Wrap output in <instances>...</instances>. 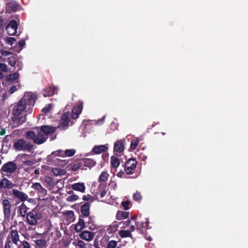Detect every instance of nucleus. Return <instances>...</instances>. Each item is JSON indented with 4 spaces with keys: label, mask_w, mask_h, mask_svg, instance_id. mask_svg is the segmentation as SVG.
<instances>
[{
    "label": "nucleus",
    "mask_w": 248,
    "mask_h": 248,
    "mask_svg": "<svg viewBox=\"0 0 248 248\" xmlns=\"http://www.w3.org/2000/svg\"><path fill=\"white\" fill-rule=\"evenodd\" d=\"M36 97L33 94H28L24 95L18 102L14 106L11 121L14 127H18L26 121L25 115H23L22 112L26 108L30 110L34 106Z\"/></svg>",
    "instance_id": "1"
},
{
    "label": "nucleus",
    "mask_w": 248,
    "mask_h": 248,
    "mask_svg": "<svg viewBox=\"0 0 248 248\" xmlns=\"http://www.w3.org/2000/svg\"><path fill=\"white\" fill-rule=\"evenodd\" d=\"M26 138L31 140L33 142L37 144H41L44 143L47 139L48 137L44 135L40 130L36 133L34 131H29L26 133Z\"/></svg>",
    "instance_id": "2"
},
{
    "label": "nucleus",
    "mask_w": 248,
    "mask_h": 248,
    "mask_svg": "<svg viewBox=\"0 0 248 248\" xmlns=\"http://www.w3.org/2000/svg\"><path fill=\"white\" fill-rule=\"evenodd\" d=\"M13 147L17 151L31 152L33 149V145L22 139L17 140L14 143Z\"/></svg>",
    "instance_id": "3"
},
{
    "label": "nucleus",
    "mask_w": 248,
    "mask_h": 248,
    "mask_svg": "<svg viewBox=\"0 0 248 248\" xmlns=\"http://www.w3.org/2000/svg\"><path fill=\"white\" fill-rule=\"evenodd\" d=\"M1 204L4 219L9 220L11 215L12 203L8 199H4L2 200Z\"/></svg>",
    "instance_id": "4"
},
{
    "label": "nucleus",
    "mask_w": 248,
    "mask_h": 248,
    "mask_svg": "<svg viewBox=\"0 0 248 248\" xmlns=\"http://www.w3.org/2000/svg\"><path fill=\"white\" fill-rule=\"evenodd\" d=\"M17 168V164L15 161H8L2 166L0 170L1 172L11 174L15 172Z\"/></svg>",
    "instance_id": "5"
},
{
    "label": "nucleus",
    "mask_w": 248,
    "mask_h": 248,
    "mask_svg": "<svg viewBox=\"0 0 248 248\" xmlns=\"http://www.w3.org/2000/svg\"><path fill=\"white\" fill-rule=\"evenodd\" d=\"M137 164L136 160L133 158L126 161L124 165V170L126 174H132L134 172Z\"/></svg>",
    "instance_id": "6"
},
{
    "label": "nucleus",
    "mask_w": 248,
    "mask_h": 248,
    "mask_svg": "<svg viewBox=\"0 0 248 248\" xmlns=\"http://www.w3.org/2000/svg\"><path fill=\"white\" fill-rule=\"evenodd\" d=\"M41 218L40 215L36 213L33 210L29 212L26 216L27 222L31 226L36 225L37 220Z\"/></svg>",
    "instance_id": "7"
},
{
    "label": "nucleus",
    "mask_w": 248,
    "mask_h": 248,
    "mask_svg": "<svg viewBox=\"0 0 248 248\" xmlns=\"http://www.w3.org/2000/svg\"><path fill=\"white\" fill-rule=\"evenodd\" d=\"M69 122V112H65L61 117L58 127L65 130L68 128Z\"/></svg>",
    "instance_id": "8"
},
{
    "label": "nucleus",
    "mask_w": 248,
    "mask_h": 248,
    "mask_svg": "<svg viewBox=\"0 0 248 248\" xmlns=\"http://www.w3.org/2000/svg\"><path fill=\"white\" fill-rule=\"evenodd\" d=\"M18 27V24L15 20H11L7 25L6 30L7 33L10 35H14L16 33Z\"/></svg>",
    "instance_id": "9"
},
{
    "label": "nucleus",
    "mask_w": 248,
    "mask_h": 248,
    "mask_svg": "<svg viewBox=\"0 0 248 248\" xmlns=\"http://www.w3.org/2000/svg\"><path fill=\"white\" fill-rule=\"evenodd\" d=\"M83 109L82 102L78 103L77 106H75L71 113V117L73 119H76L78 117L79 115L81 113Z\"/></svg>",
    "instance_id": "10"
},
{
    "label": "nucleus",
    "mask_w": 248,
    "mask_h": 248,
    "mask_svg": "<svg viewBox=\"0 0 248 248\" xmlns=\"http://www.w3.org/2000/svg\"><path fill=\"white\" fill-rule=\"evenodd\" d=\"M15 186L11 181L6 178L2 179L0 181V193L3 189H10Z\"/></svg>",
    "instance_id": "11"
},
{
    "label": "nucleus",
    "mask_w": 248,
    "mask_h": 248,
    "mask_svg": "<svg viewBox=\"0 0 248 248\" xmlns=\"http://www.w3.org/2000/svg\"><path fill=\"white\" fill-rule=\"evenodd\" d=\"M12 193L14 198L19 200L21 202H24L28 198V195L16 189H12Z\"/></svg>",
    "instance_id": "12"
},
{
    "label": "nucleus",
    "mask_w": 248,
    "mask_h": 248,
    "mask_svg": "<svg viewBox=\"0 0 248 248\" xmlns=\"http://www.w3.org/2000/svg\"><path fill=\"white\" fill-rule=\"evenodd\" d=\"M91 203L86 202L80 206V212L82 217H87L90 214Z\"/></svg>",
    "instance_id": "13"
},
{
    "label": "nucleus",
    "mask_w": 248,
    "mask_h": 248,
    "mask_svg": "<svg viewBox=\"0 0 248 248\" xmlns=\"http://www.w3.org/2000/svg\"><path fill=\"white\" fill-rule=\"evenodd\" d=\"M58 92V88L55 86L52 85L46 87L43 90V94L44 96H51L56 94Z\"/></svg>",
    "instance_id": "14"
},
{
    "label": "nucleus",
    "mask_w": 248,
    "mask_h": 248,
    "mask_svg": "<svg viewBox=\"0 0 248 248\" xmlns=\"http://www.w3.org/2000/svg\"><path fill=\"white\" fill-rule=\"evenodd\" d=\"M56 156L63 157V151L58 150L53 152L51 155L47 156V160L49 162L53 163V162L56 161V158H55Z\"/></svg>",
    "instance_id": "15"
},
{
    "label": "nucleus",
    "mask_w": 248,
    "mask_h": 248,
    "mask_svg": "<svg viewBox=\"0 0 248 248\" xmlns=\"http://www.w3.org/2000/svg\"><path fill=\"white\" fill-rule=\"evenodd\" d=\"M56 130V127L50 125H43L40 129V130L44 134V135L47 137L49 134L54 133Z\"/></svg>",
    "instance_id": "16"
},
{
    "label": "nucleus",
    "mask_w": 248,
    "mask_h": 248,
    "mask_svg": "<svg viewBox=\"0 0 248 248\" xmlns=\"http://www.w3.org/2000/svg\"><path fill=\"white\" fill-rule=\"evenodd\" d=\"M32 187L38 191L41 197H45L47 195V190L42 187L39 183H35L32 186Z\"/></svg>",
    "instance_id": "17"
},
{
    "label": "nucleus",
    "mask_w": 248,
    "mask_h": 248,
    "mask_svg": "<svg viewBox=\"0 0 248 248\" xmlns=\"http://www.w3.org/2000/svg\"><path fill=\"white\" fill-rule=\"evenodd\" d=\"M94 235L93 232L88 231H84L80 233L79 237L82 239L90 241L93 239Z\"/></svg>",
    "instance_id": "18"
},
{
    "label": "nucleus",
    "mask_w": 248,
    "mask_h": 248,
    "mask_svg": "<svg viewBox=\"0 0 248 248\" xmlns=\"http://www.w3.org/2000/svg\"><path fill=\"white\" fill-rule=\"evenodd\" d=\"M85 227V221L79 215L78 222L75 225L74 230L77 232H80Z\"/></svg>",
    "instance_id": "19"
},
{
    "label": "nucleus",
    "mask_w": 248,
    "mask_h": 248,
    "mask_svg": "<svg viewBox=\"0 0 248 248\" xmlns=\"http://www.w3.org/2000/svg\"><path fill=\"white\" fill-rule=\"evenodd\" d=\"M71 187L72 189L81 193H84L86 189L85 186L83 183H75L72 184Z\"/></svg>",
    "instance_id": "20"
},
{
    "label": "nucleus",
    "mask_w": 248,
    "mask_h": 248,
    "mask_svg": "<svg viewBox=\"0 0 248 248\" xmlns=\"http://www.w3.org/2000/svg\"><path fill=\"white\" fill-rule=\"evenodd\" d=\"M10 234L13 243L16 245H17V243L19 241V235L17 230H12L10 231Z\"/></svg>",
    "instance_id": "21"
},
{
    "label": "nucleus",
    "mask_w": 248,
    "mask_h": 248,
    "mask_svg": "<svg viewBox=\"0 0 248 248\" xmlns=\"http://www.w3.org/2000/svg\"><path fill=\"white\" fill-rule=\"evenodd\" d=\"M108 149V148L106 145H96L93 148L92 151L96 154H99L107 151Z\"/></svg>",
    "instance_id": "22"
},
{
    "label": "nucleus",
    "mask_w": 248,
    "mask_h": 248,
    "mask_svg": "<svg viewBox=\"0 0 248 248\" xmlns=\"http://www.w3.org/2000/svg\"><path fill=\"white\" fill-rule=\"evenodd\" d=\"M83 166L91 168L96 164V162L90 158H84L81 160Z\"/></svg>",
    "instance_id": "23"
},
{
    "label": "nucleus",
    "mask_w": 248,
    "mask_h": 248,
    "mask_svg": "<svg viewBox=\"0 0 248 248\" xmlns=\"http://www.w3.org/2000/svg\"><path fill=\"white\" fill-rule=\"evenodd\" d=\"M124 150V144L122 140H118L114 143V151L121 153Z\"/></svg>",
    "instance_id": "24"
},
{
    "label": "nucleus",
    "mask_w": 248,
    "mask_h": 248,
    "mask_svg": "<svg viewBox=\"0 0 248 248\" xmlns=\"http://www.w3.org/2000/svg\"><path fill=\"white\" fill-rule=\"evenodd\" d=\"M116 217L117 219L119 220L127 218L129 217V212L126 211H118Z\"/></svg>",
    "instance_id": "25"
},
{
    "label": "nucleus",
    "mask_w": 248,
    "mask_h": 248,
    "mask_svg": "<svg viewBox=\"0 0 248 248\" xmlns=\"http://www.w3.org/2000/svg\"><path fill=\"white\" fill-rule=\"evenodd\" d=\"M28 209L29 208L24 203H22V204L18 206V211L20 216L22 217H25L26 215L27 216V212Z\"/></svg>",
    "instance_id": "26"
},
{
    "label": "nucleus",
    "mask_w": 248,
    "mask_h": 248,
    "mask_svg": "<svg viewBox=\"0 0 248 248\" xmlns=\"http://www.w3.org/2000/svg\"><path fill=\"white\" fill-rule=\"evenodd\" d=\"M120 162L118 158L112 156L110 159V164L112 168L116 169L120 165Z\"/></svg>",
    "instance_id": "27"
},
{
    "label": "nucleus",
    "mask_w": 248,
    "mask_h": 248,
    "mask_svg": "<svg viewBox=\"0 0 248 248\" xmlns=\"http://www.w3.org/2000/svg\"><path fill=\"white\" fill-rule=\"evenodd\" d=\"M70 166V168L72 170L74 171H76L83 166L82 160H80L78 161H77L73 164H71Z\"/></svg>",
    "instance_id": "28"
},
{
    "label": "nucleus",
    "mask_w": 248,
    "mask_h": 248,
    "mask_svg": "<svg viewBox=\"0 0 248 248\" xmlns=\"http://www.w3.org/2000/svg\"><path fill=\"white\" fill-rule=\"evenodd\" d=\"M19 77V74L18 72H16L14 74H10L9 76H7L6 78V80L7 81H14L16 79H17Z\"/></svg>",
    "instance_id": "29"
},
{
    "label": "nucleus",
    "mask_w": 248,
    "mask_h": 248,
    "mask_svg": "<svg viewBox=\"0 0 248 248\" xmlns=\"http://www.w3.org/2000/svg\"><path fill=\"white\" fill-rule=\"evenodd\" d=\"M119 235L122 238L131 237L132 234L129 230H121L119 232Z\"/></svg>",
    "instance_id": "30"
},
{
    "label": "nucleus",
    "mask_w": 248,
    "mask_h": 248,
    "mask_svg": "<svg viewBox=\"0 0 248 248\" xmlns=\"http://www.w3.org/2000/svg\"><path fill=\"white\" fill-rule=\"evenodd\" d=\"M36 247L38 248H42L46 244V241L45 239H38L35 241Z\"/></svg>",
    "instance_id": "31"
},
{
    "label": "nucleus",
    "mask_w": 248,
    "mask_h": 248,
    "mask_svg": "<svg viewBox=\"0 0 248 248\" xmlns=\"http://www.w3.org/2000/svg\"><path fill=\"white\" fill-rule=\"evenodd\" d=\"M76 153V151L74 149H67L63 151V157L65 156H72Z\"/></svg>",
    "instance_id": "32"
},
{
    "label": "nucleus",
    "mask_w": 248,
    "mask_h": 248,
    "mask_svg": "<svg viewBox=\"0 0 248 248\" xmlns=\"http://www.w3.org/2000/svg\"><path fill=\"white\" fill-rule=\"evenodd\" d=\"M103 187L106 188V186L105 185H100L99 186V189L100 192V197H104L106 194L107 191L106 189H104Z\"/></svg>",
    "instance_id": "33"
},
{
    "label": "nucleus",
    "mask_w": 248,
    "mask_h": 248,
    "mask_svg": "<svg viewBox=\"0 0 248 248\" xmlns=\"http://www.w3.org/2000/svg\"><path fill=\"white\" fill-rule=\"evenodd\" d=\"M108 174L106 172H103L99 178V181L106 182L108 179Z\"/></svg>",
    "instance_id": "34"
},
{
    "label": "nucleus",
    "mask_w": 248,
    "mask_h": 248,
    "mask_svg": "<svg viewBox=\"0 0 248 248\" xmlns=\"http://www.w3.org/2000/svg\"><path fill=\"white\" fill-rule=\"evenodd\" d=\"M57 165H60L62 166H65L68 163V161L66 160H62L59 158H56V161L54 162Z\"/></svg>",
    "instance_id": "35"
},
{
    "label": "nucleus",
    "mask_w": 248,
    "mask_h": 248,
    "mask_svg": "<svg viewBox=\"0 0 248 248\" xmlns=\"http://www.w3.org/2000/svg\"><path fill=\"white\" fill-rule=\"evenodd\" d=\"M78 196L77 195L72 194L71 195L69 196L66 198V201L68 202H73L77 201L78 199Z\"/></svg>",
    "instance_id": "36"
},
{
    "label": "nucleus",
    "mask_w": 248,
    "mask_h": 248,
    "mask_svg": "<svg viewBox=\"0 0 248 248\" xmlns=\"http://www.w3.org/2000/svg\"><path fill=\"white\" fill-rule=\"evenodd\" d=\"M18 248H31V246L27 241H23L20 242Z\"/></svg>",
    "instance_id": "37"
},
{
    "label": "nucleus",
    "mask_w": 248,
    "mask_h": 248,
    "mask_svg": "<svg viewBox=\"0 0 248 248\" xmlns=\"http://www.w3.org/2000/svg\"><path fill=\"white\" fill-rule=\"evenodd\" d=\"M139 143V140H132L131 144H130V148L132 150L135 149L137 147Z\"/></svg>",
    "instance_id": "38"
},
{
    "label": "nucleus",
    "mask_w": 248,
    "mask_h": 248,
    "mask_svg": "<svg viewBox=\"0 0 248 248\" xmlns=\"http://www.w3.org/2000/svg\"><path fill=\"white\" fill-rule=\"evenodd\" d=\"M117 245V241L115 240H111L108 242L107 248H115Z\"/></svg>",
    "instance_id": "39"
},
{
    "label": "nucleus",
    "mask_w": 248,
    "mask_h": 248,
    "mask_svg": "<svg viewBox=\"0 0 248 248\" xmlns=\"http://www.w3.org/2000/svg\"><path fill=\"white\" fill-rule=\"evenodd\" d=\"M52 105L51 104H48L42 109V112L43 113L46 114V113H47L50 112V110L52 109Z\"/></svg>",
    "instance_id": "40"
},
{
    "label": "nucleus",
    "mask_w": 248,
    "mask_h": 248,
    "mask_svg": "<svg viewBox=\"0 0 248 248\" xmlns=\"http://www.w3.org/2000/svg\"><path fill=\"white\" fill-rule=\"evenodd\" d=\"M16 61L15 57H10L8 58V63L12 67H15Z\"/></svg>",
    "instance_id": "41"
},
{
    "label": "nucleus",
    "mask_w": 248,
    "mask_h": 248,
    "mask_svg": "<svg viewBox=\"0 0 248 248\" xmlns=\"http://www.w3.org/2000/svg\"><path fill=\"white\" fill-rule=\"evenodd\" d=\"M18 46L19 47V48L18 50H16V52H19L22 49L23 47L25 45V41L24 40H20L18 41Z\"/></svg>",
    "instance_id": "42"
},
{
    "label": "nucleus",
    "mask_w": 248,
    "mask_h": 248,
    "mask_svg": "<svg viewBox=\"0 0 248 248\" xmlns=\"http://www.w3.org/2000/svg\"><path fill=\"white\" fill-rule=\"evenodd\" d=\"M75 246L78 247L80 248H84L85 246V243L81 240H78L77 242L75 243Z\"/></svg>",
    "instance_id": "43"
},
{
    "label": "nucleus",
    "mask_w": 248,
    "mask_h": 248,
    "mask_svg": "<svg viewBox=\"0 0 248 248\" xmlns=\"http://www.w3.org/2000/svg\"><path fill=\"white\" fill-rule=\"evenodd\" d=\"M131 222V220L130 219H128L126 221H121L120 222V225H122V228H125L126 227H127L129 225L130 223Z\"/></svg>",
    "instance_id": "44"
},
{
    "label": "nucleus",
    "mask_w": 248,
    "mask_h": 248,
    "mask_svg": "<svg viewBox=\"0 0 248 248\" xmlns=\"http://www.w3.org/2000/svg\"><path fill=\"white\" fill-rule=\"evenodd\" d=\"M141 196L140 195V194L138 193V192H136L133 195V199L136 201H139L141 200Z\"/></svg>",
    "instance_id": "45"
},
{
    "label": "nucleus",
    "mask_w": 248,
    "mask_h": 248,
    "mask_svg": "<svg viewBox=\"0 0 248 248\" xmlns=\"http://www.w3.org/2000/svg\"><path fill=\"white\" fill-rule=\"evenodd\" d=\"M129 202L128 201L122 202V205L124 210H128L129 209Z\"/></svg>",
    "instance_id": "46"
},
{
    "label": "nucleus",
    "mask_w": 248,
    "mask_h": 248,
    "mask_svg": "<svg viewBox=\"0 0 248 248\" xmlns=\"http://www.w3.org/2000/svg\"><path fill=\"white\" fill-rule=\"evenodd\" d=\"M0 70L3 72H6L8 70L7 65L4 63H0Z\"/></svg>",
    "instance_id": "47"
},
{
    "label": "nucleus",
    "mask_w": 248,
    "mask_h": 248,
    "mask_svg": "<svg viewBox=\"0 0 248 248\" xmlns=\"http://www.w3.org/2000/svg\"><path fill=\"white\" fill-rule=\"evenodd\" d=\"M117 176L118 177L121 178H128L127 175H126L124 174V171H123V170H121L119 172H118L117 174Z\"/></svg>",
    "instance_id": "48"
},
{
    "label": "nucleus",
    "mask_w": 248,
    "mask_h": 248,
    "mask_svg": "<svg viewBox=\"0 0 248 248\" xmlns=\"http://www.w3.org/2000/svg\"><path fill=\"white\" fill-rule=\"evenodd\" d=\"M86 223L89 225V228L90 229H93L92 225H93V220L92 217L89 216L88 217V220L86 221Z\"/></svg>",
    "instance_id": "49"
},
{
    "label": "nucleus",
    "mask_w": 248,
    "mask_h": 248,
    "mask_svg": "<svg viewBox=\"0 0 248 248\" xmlns=\"http://www.w3.org/2000/svg\"><path fill=\"white\" fill-rule=\"evenodd\" d=\"M45 182L49 186H53V181L50 177H48L45 179Z\"/></svg>",
    "instance_id": "50"
},
{
    "label": "nucleus",
    "mask_w": 248,
    "mask_h": 248,
    "mask_svg": "<svg viewBox=\"0 0 248 248\" xmlns=\"http://www.w3.org/2000/svg\"><path fill=\"white\" fill-rule=\"evenodd\" d=\"M16 41V39L13 37L8 38L7 40V43L10 45H13Z\"/></svg>",
    "instance_id": "51"
},
{
    "label": "nucleus",
    "mask_w": 248,
    "mask_h": 248,
    "mask_svg": "<svg viewBox=\"0 0 248 248\" xmlns=\"http://www.w3.org/2000/svg\"><path fill=\"white\" fill-rule=\"evenodd\" d=\"M17 90V88L16 86L13 85L12 86L9 90L8 92L10 94H12L16 92Z\"/></svg>",
    "instance_id": "52"
},
{
    "label": "nucleus",
    "mask_w": 248,
    "mask_h": 248,
    "mask_svg": "<svg viewBox=\"0 0 248 248\" xmlns=\"http://www.w3.org/2000/svg\"><path fill=\"white\" fill-rule=\"evenodd\" d=\"M11 246H12L11 241H10V239H7L5 244L4 248H11Z\"/></svg>",
    "instance_id": "53"
},
{
    "label": "nucleus",
    "mask_w": 248,
    "mask_h": 248,
    "mask_svg": "<svg viewBox=\"0 0 248 248\" xmlns=\"http://www.w3.org/2000/svg\"><path fill=\"white\" fill-rule=\"evenodd\" d=\"M0 53L5 56H7L11 54V52L7 50H2L0 51Z\"/></svg>",
    "instance_id": "54"
},
{
    "label": "nucleus",
    "mask_w": 248,
    "mask_h": 248,
    "mask_svg": "<svg viewBox=\"0 0 248 248\" xmlns=\"http://www.w3.org/2000/svg\"><path fill=\"white\" fill-rule=\"evenodd\" d=\"M91 197V196L89 194H88L87 195H83L82 197V200L84 201H88L90 200Z\"/></svg>",
    "instance_id": "55"
},
{
    "label": "nucleus",
    "mask_w": 248,
    "mask_h": 248,
    "mask_svg": "<svg viewBox=\"0 0 248 248\" xmlns=\"http://www.w3.org/2000/svg\"><path fill=\"white\" fill-rule=\"evenodd\" d=\"M11 8L14 11H16L17 9V7H16V5H11Z\"/></svg>",
    "instance_id": "56"
},
{
    "label": "nucleus",
    "mask_w": 248,
    "mask_h": 248,
    "mask_svg": "<svg viewBox=\"0 0 248 248\" xmlns=\"http://www.w3.org/2000/svg\"><path fill=\"white\" fill-rule=\"evenodd\" d=\"M115 230L116 229H115V227L111 226V227H109L108 229V231L109 230H110V232H111V231H115Z\"/></svg>",
    "instance_id": "57"
},
{
    "label": "nucleus",
    "mask_w": 248,
    "mask_h": 248,
    "mask_svg": "<svg viewBox=\"0 0 248 248\" xmlns=\"http://www.w3.org/2000/svg\"><path fill=\"white\" fill-rule=\"evenodd\" d=\"M5 134V130L4 129H1V130L0 131V135L3 136Z\"/></svg>",
    "instance_id": "58"
},
{
    "label": "nucleus",
    "mask_w": 248,
    "mask_h": 248,
    "mask_svg": "<svg viewBox=\"0 0 248 248\" xmlns=\"http://www.w3.org/2000/svg\"><path fill=\"white\" fill-rule=\"evenodd\" d=\"M135 227L134 225H131L130 227V232H133L135 231Z\"/></svg>",
    "instance_id": "59"
},
{
    "label": "nucleus",
    "mask_w": 248,
    "mask_h": 248,
    "mask_svg": "<svg viewBox=\"0 0 248 248\" xmlns=\"http://www.w3.org/2000/svg\"><path fill=\"white\" fill-rule=\"evenodd\" d=\"M148 226H149V221H148V220L147 219L145 222V226L144 227L148 229L149 228Z\"/></svg>",
    "instance_id": "60"
},
{
    "label": "nucleus",
    "mask_w": 248,
    "mask_h": 248,
    "mask_svg": "<svg viewBox=\"0 0 248 248\" xmlns=\"http://www.w3.org/2000/svg\"><path fill=\"white\" fill-rule=\"evenodd\" d=\"M3 24V20L0 18V29L2 27Z\"/></svg>",
    "instance_id": "61"
},
{
    "label": "nucleus",
    "mask_w": 248,
    "mask_h": 248,
    "mask_svg": "<svg viewBox=\"0 0 248 248\" xmlns=\"http://www.w3.org/2000/svg\"><path fill=\"white\" fill-rule=\"evenodd\" d=\"M0 248H3V242L1 239H0Z\"/></svg>",
    "instance_id": "62"
},
{
    "label": "nucleus",
    "mask_w": 248,
    "mask_h": 248,
    "mask_svg": "<svg viewBox=\"0 0 248 248\" xmlns=\"http://www.w3.org/2000/svg\"><path fill=\"white\" fill-rule=\"evenodd\" d=\"M146 239L149 241H151L152 240V238L150 236H149L148 237H146Z\"/></svg>",
    "instance_id": "63"
},
{
    "label": "nucleus",
    "mask_w": 248,
    "mask_h": 248,
    "mask_svg": "<svg viewBox=\"0 0 248 248\" xmlns=\"http://www.w3.org/2000/svg\"><path fill=\"white\" fill-rule=\"evenodd\" d=\"M34 173L36 174H39V170H35L34 171Z\"/></svg>",
    "instance_id": "64"
}]
</instances>
